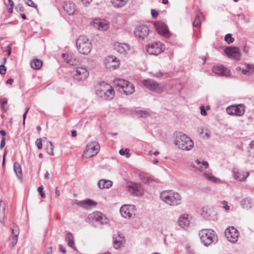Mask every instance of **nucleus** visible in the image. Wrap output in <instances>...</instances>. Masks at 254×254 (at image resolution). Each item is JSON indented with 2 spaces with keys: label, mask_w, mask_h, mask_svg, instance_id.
<instances>
[{
  "label": "nucleus",
  "mask_w": 254,
  "mask_h": 254,
  "mask_svg": "<svg viewBox=\"0 0 254 254\" xmlns=\"http://www.w3.org/2000/svg\"><path fill=\"white\" fill-rule=\"evenodd\" d=\"M59 250L60 252H62L64 254L66 253V250L65 249L63 248L61 246H60V247Z\"/></svg>",
  "instance_id": "338daca9"
},
{
  "label": "nucleus",
  "mask_w": 254,
  "mask_h": 254,
  "mask_svg": "<svg viewBox=\"0 0 254 254\" xmlns=\"http://www.w3.org/2000/svg\"><path fill=\"white\" fill-rule=\"evenodd\" d=\"M224 39L228 44H231L234 41V38L232 37L231 34H226Z\"/></svg>",
  "instance_id": "37998d69"
},
{
  "label": "nucleus",
  "mask_w": 254,
  "mask_h": 254,
  "mask_svg": "<svg viewBox=\"0 0 254 254\" xmlns=\"http://www.w3.org/2000/svg\"><path fill=\"white\" fill-rule=\"evenodd\" d=\"M136 114L138 117L143 118H147L150 116L151 114L146 110H138L136 111Z\"/></svg>",
  "instance_id": "ea45409f"
},
{
  "label": "nucleus",
  "mask_w": 254,
  "mask_h": 254,
  "mask_svg": "<svg viewBox=\"0 0 254 254\" xmlns=\"http://www.w3.org/2000/svg\"><path fill=\"white\" fill-rule=\"evenodd\" d=\"M89 72L88 69L82 66H77L72 72L73 79L79 83H83L89 76Z\"/></svg>",
  "instance_id": "423d86ee"
},
{
  "label": "nucleus",
  "mask_w": 254,
  "mask_h": 254,
  "mask_svg": "<svg viewBox=\"0 0 254 254\" xmlns=\"http://www.w3.org/2000/svg\"><path fill=\"white\" fill-rule=\"evenodd\" d=\"M213 71L215 74L220 76H229L231 75L230 70L223 65L214 66L213 68Z\"/></svg>",
  "instance_id": "a878e982"
},
{
  "label": "nucleus",
  "mask_w": 254,
  "mask_h": 254,
  "mask_svg": "<svg viewBox=\"0 0 254 254\" xmlns=\"http://www.w3.org/2000/svg\"><path fill=\"white\" fill-rule=\"evenodd\" d=\"M13 79L12 78H9L6 81V83L8 84H12L13 82Z\"/></svg>",
  "instance_id": "69168bd1"
},
{
  "label": "nucleus",
  "mask_w": 254,
  "mask_h": 254,
  "mask_svg": "<svg viewBox=\"0 0 254 254\" xmlns=\"http://www.w3.org/2000/svg\"><path fill=\"white\" fill-rule=\"evenodd\" d=\"M248 152L250 157L254 158V141H251L250 143Z\"/></svg>",
  "instance_id": "a19ab883"
},
{
  "label": "nucleus",
  "mask_w": 254,
  "mask_h": 254,
  "mask_svg": "<svg viewBox=\"0 0 254 254\" xmlns=\"http://www.w3.org/2000/svg\"><path fill=\"white\" fill-rule=\"evenodd\" d=\"M115 49L118 53L123 55H126L129 50L130 47L126 43H117L115 44Z\"/></svg>",
  "instance_id": "cd10ccee"
},
{
  "label": "nucleus",
  "mask_w": 254,
  "mask_h": 254,
  "mask_svg": "<svg viewBox=\"0 0 254 254\" xmlns=\"http://www.w3.org/2000/svg\"><path fill=\"white\" fill-rule=\"evenodd\" d=\"M105 64L107 69L114 70L119 67L120 61L113 56H108L105 59Z\"/></svg>",
  "instance_id": "4468645a"
},
{
  "label": "nucleus",
  "mask_w": 254,
  "mask_h": 254,
  "mask_svg": "<svg viewBox=\"0 0 254 254\" xmlns=\"http://www.w3.org/2000/svg\"><path fill=\"white\" fill-rule=\"evenodd\" d=\"M127 188L128 191L134 195L139 196L143 193V189L139 184L130 183L127 184Z\"/></svg>",
  "instance_id": "2eb2a0df"
},
{
  "label": "nucleus",
  "mask_w": 254,
  "mask_h": 254,
  "mask_svg": "<svg viewBox=\"0 0 254 254\" xmlns=\"http://www.w3.org/2000/svg\"><path fill=\"white\" fill-rule=\"evenodd\" d=\"M77 204L86 209H90L96 206L97 202L92 199H87L78 202Z\"/></svg>",
  "instance_id": "393cba45"
},
{
  "label": "nucleus",
  "mask_w": 254,
  "mask_h": 254,
  "mask_svg": "<svg viewBox=\"0 0 254 254\" xmlns=\"http://www.w3.org/2000/svg\"><path fill=\"white\" fill-rule=\"evenodd\" d=\"M237 69L241 70L245 75H251L254 72V65L253 64H247L245 65V68L238 67Z\"/></svg>",
  "instance_id": "7c9ffc66"
},
{
  "label": "nucleus",
  "mask_w": 254,
  "mask_h": 254,
  "mask_svg": "<svg viewBox=\"0 0 254 254\" xmlns=\"http://www.w3.org/2000/svg\"><path fill=\"white\" fill-rule=\"evenodd\" d=\"M204 177L208 181L213 182L216 183L219 179L214 176L211 172L206 171L203 173Z\"/></svg>",
  "instance_id": "4c0bfd02"
},
{
  "label": "nucleus",
  "mask_w": 254,
  "mask_h": 254,
  "mask_svg": "<svg viewBox=\"0 0 254 254\" xmlns=\"http://www.w3.org/2000/svg\"><path fill=\"white\" fill-rule=\"evenodd\" d=\"M163 75V73L160 71L159 72H156L155 74H154V76L157 77H160Z\"/></svg>",
  "instance_id": "e2e57ef3"
},
{
  "label": "nucleus",
  "mask_w": 254,
  "mask_h": 254,
  "mask_svg": "<svg viewBox=\"0 0 254 254\" xmlns=\"http://www.w3.org/2000/svg\"><path fill=\"white\" fill-rule=\"evenodd\" d=\"M113 240V246L116 249H118L123 247L125 242V237L122 234H119V233L114 235Z\"/></svg>",
  "instance_id": "4be33fe9"
},
{
  "label": "nucleus",
  "mask_w": 254,
  "mask_h": 254,
  "mask_svg": "<svg viewBox=\"0 0 254 254\" xmlns=\"http://www.w3.org/2000/svg\"><path fill=\"white\" fill-rule=\"evenodd\" d=\"M92 0H81L83 4L85 6H88Z\"/></svg>",
  "instance_id": "13d9d810"
},
{
  "label": "nucleus",
  "mask_w": 254,
  "mask_h": 254,
  "mask_svg": "<svg viewBox=\"0 0 254 254\" xmlns=\"http://www.w3.org/2000/svg\"><path fill=\"white\" fill-rule=\"evenodd\" d=\"M77 133L76 131L75 130H72L71 131V135L73 137H75L76 136Z\"/></svg>",
  "instance_id": "774afa93"
},
{
  "label": "nucleus",
  "mask_w": 254,
  "mask_h": 254,
  "mask_svg": "<svg viewBox=\"0 0 254 254\" xmlns=\"http://www.w3.org/2000/svg\"><path fill=\"white\" fill-rule=\"evenodd\" d=\"M36 144L37 146V148L39 149H42V142L41 138H38L36 141Z\"/></svg>",
  "instance_id": "09e8293b"
},
{
  "label": "nucleus",
  "mask_w": 254,
  "mask_h": 254,
  "mask_svg": "<svg viewBox=\"0 0 254 254\" xmlns=\"http://www.w3.org/2000/svg\"><path fill=\"white\" fill-rule=\"evenodd\" d=\"M65 241L67 245L71 247L74 251H76V248L74 247V237L71 233H67L65 236Z\"/></svg>",
  "instance_id": "72a5a7b5"
},
{
  "label": "nucleus",
  "mask_w": 254,
  "mask_h": 254,
  "mask_svg": "<svg viewBox=\"0 0 254 254\" xmlns=\"http://www.w3.org/2000/svg\"><path fill=\"white\" fill-rule=\"evenodd\" d=\"M216 212L213 207H204L202 209L201 215L207 220H214Z\"/></svg>",
  "instance_id": "a211bd4d"
},
{
  "label": "nucleus",
  "mask_w": 254,
  "mask_h": 254,
  "mask_svg": "<svg viewBox=\"0 0 254 254\" xmlns=\"http://www.w3.org/2000/svg\"><path fill=\"white\" fill-rule=\"evenodd\" d=\"M93 25L95 28L101 31L107 30L109 28L108 23L105 19H95Z\"/></svg>",
  "instance_id": "bb28decb"
},
{
  "label": "nucleus",
  "mask_w": 254,
  "mask_h": 254,
  "mask_svg": "<svg viewBox=\"0 0 254 254\" xmlns=\"http://www.w3.org/2000/svg\"><path fill=\"white\" fill-rule=\"evenodd\" d=\"M128 0H111V2L115 7L121 8L124 6Z\"/></svg>",
  "instance_id": "c9c22d12"
},
{
  "label": "nucleus",
  "mask_w": 254,
  "mask_h": 254,
  "mask_svg": "<svg viewBox=\"0 0 254 254\" xmlns=\"http://www.w3.org/2000/svg\"><path fill=\"white\" fill-rule=\"evenodd\" d=\"M43 64V62L39 59H33L30 62L31 67L34 69H39L41 68Z\"/></svg>",
  "instance_id": "f704fd0d"
},
{
  "label": "nucleus",
  "mask_w": 254,
  "mask_h": 254,
  "mask_svg": "<svg viewBox=\"0 0 254 254\" xmlns=\"http://www.w3.org/2000/svg\"><path fill=\"white\" fill-rule=\"evenodd\" d=\"M8 3L7 4V7L8 9V11L9 13H12L13 12V7L14 6V2L12 0H7Z\"/></svg>",
  "instance_id": "c03bdc74"
},
{
  "label": "nucleus",
  "mask_w": 254,
  "mask_h": 254,
  "mask_svg": "<svg viewBox=\"0 0 254 254\" xmlns=\"http://www.w3.org/2000/svg\"><path fill=\"white\" fill-rule=\"evenodd\" d=\"M43 189H44L43 187L41 186H40L39 187H38L37 190H38V192L40 193L41 196L42 198H44L46 197V194L43 191Z\"/></svg>",
  "instance_id": "de8ad7c7"
},
{
  "label": "nucleus",
  "mask_w": 254,
  "mask_h": 254,
  "mask_svg": "<svg viewBox=\"0 0 254 254\" xmlns=\"http://www.w3.org/2000/svg\"><path fill=\"white\" fill-rule=\"evenodd\" d=\"M245 110L244 104H234L227 107L226 112L230 115L241 117L244 114Z\"/></svg>",
  "instance_id": "6e6552de"
},
{
  "label": "nucleus",
  "mask_w": 254,
  "mask_h": 254,
  "mask_svg": "<svg viewBox=\"0 0 254 254\" xmlns=\"http://www.w3.org/2000/svg\"><path fill=\"white\" fill-rule=\"evenodd\" d=\"M5 137L3 136L1 140V142H0V149H2L5 145Z\"/></svg>",
  "instance_id": "bf43d9fd"
},
{
  "label": "nucleus",
  "mask_w": 254,
  "mask_h": 254,
  "mask_svg": "<svg viewBox=\"0 0 254 254\" xmlns=\"http://www.w3.org/2000/svg\"><path fill=\"white\" fill-rule=\"evenodd\" d=\"M225 234L229 241L233 243L237 242L239 233L234 227L231 226L227 228L225 231Z\"/></svg>",
  "instance_id": "ddd939ff"
},
{
  "label": "nucleus",
  "mask_w": 254,
  "mask_h": 254,
  "mask_svg": "<svg viewBox=\"0 0 254 254\" xmlns=\"http://www.w3.org/2000/svg\"><path fill=\"white\" fill-rule=\"evenodd\" d=\"M222 204L223 205V208H224L225 210H229L230 209V207L228 205V202L227 201H225V200H223L222 201Z\"/></svg>",
  "instance_id": "5fc2aeb1"
},
{
  "label": "nucleus",
  "mask_w": 254,
  "mask_h": 254,
  "mask_svg": "<svg viewBox=\"0 0 254 254\" xmlns=\"http://www.w3.org/2000/svg\"><path fill=\"white\" fill-rule=\"evenodd\" d=\"M253 204L252 200L249 198H244L242 201L243 207L246 209H250L252 207Z\"/></svg>",
  "instance_id": "e433bc0d"
},
{
  "label": "nucleus",
  "mask_w": 254,
  "mask_h": 254,
  "mask_svg": "<svg viewBox=\"0 0 254 254\" xmlns=\"http://www.w3.org/2000/svg\"><path fill=\"white\" fill-rule=\"evenodd\" d=\"M200 112L201 114L203 116H206L207 115V112L206 110L204 109V107L203 106H201L200 107Z\"/></svg>",
  "instance_id": "4d7b16f0"
},
{
  "label": "nucleus",
  "mask_w": 254,
  "mask_h": 254,
  "mask_svg": "<svg viewBox=\"0 0 254 254\" xmlns=\"http://www.w3.org/2000/svg\"><path fill=\"white\" fill-rule=\"evenodd\" d=\"M13 169L17 177L21 181H23V174L20 165L17 162H15L13 165Z\"/></svg>",
  "instance_id": "473e14b6"
},
{
  "label": "nucleus",
  "mask_w": 254,
  "mask_h": 254,
  "mask_svg": "<svg viewBox=\"0 0 254 254\" xmlns=\"http://www.w3.org/2000/svg\"><path fill=\"white\" fill-rule=\"evenodd\" d=\"M239 16L241 17V19L243 20L245 22L248 23L250 22V18L248 17H246L244 14H240Z\"/></svg>",
  "instance_id": "6e6d98bb"
},
{
  "label": "nucleus",
  "mask_w": 254,
  "mask_h": 254,
  "mask_svg": "<svg viewBox=\"0 0 254 254\" xmlns=\"http://www.w3.org/2000/svg\"><path fill=\"white\" fill-rule=\"evenodd\" d=\"M76 44L78 51L83 55L88 54L92 48L91 42L84 36H80L76 40Z\"/></svg>",
  "instance_id": "39448f33"
},
{
  "label": "nucleus",
  "mask_w": 254,
  "mask_h": 254,
  "mask_svg": "<svg viewBox=\"0 0 254 254\" xmlns=\"http://www.w3.org/2000/svg\"><path fill=\"white\" fill-rule=\"evenodd\" d=\"M100 146L98 142L92 141L89 142L84 151V155L86 158H90L98 154L100 150Z\"/></svg>",
  "instance_id": "0eeeda50"
},
{
  "label": "nucleus",
  "mask_w": 254,
  "mask_h": 254,
  "mask_svg": "<svg viewBox=\"0 0 254 254\" xmlns=\"http://www.w3.org/2000/svg\"><path fill=\"white\" fill-rule=\"evenodd\" d=\"M113 81L115 85L119 88L120 92H123L126 95L131 94L135 91L133 84L127 80L116 79Z\"/></svg>",
  "instance_id": "20e7f679"
},
{
  "label": "nucleus",
  "mask_w": 254,
  "mask_h": 254,
  "mask_svg": "<svg viewBox=\"0 0 254 254\" xmlns=\"http://www.w3.org/2000/svg\"><path fill=\"white\" fill-rule=\"evenodd\" d=\"M201 24V21L198 15H196L194 20L193 22V25L195 27H198Z\"/></svg>",
  "instance_id": "a18cd8bd"
},
{
  "label": "nucleus",
  "mask_w": 254,
  "mask_h": 254,
  "mask_svg": "<svg viewBox=\"0 0 254 254\" xmlns=\"http://www.w3.org/2000/svg\"><path fill=\"white\" fill-rule=\"evenodd\" d=\"M151 13L152 17L154 18L156 17L158 14V11L153 9H151Z\"/></svg>",
  "instance_id": "052dcab7"
},
{
  "label": "nucleus",
  "mask_w": 254,
  "mask_h": 254,
  "mask_svg": "<svg viewBox=\"0 0 254 254\" xmlns=\"http://www.w3.org/2000/svg\"><path fill=\"white\" fill-rule=\"evenodd\" d=\"M7 103V100L4 98L0 100V106L3 109L4 106Z\"/></svg>",
  "instance_id": "603ef678"
},
{
  "label": "nucleus",
  "mask_w": 254,
  "mask_h": 254,
  "mask_svg": "<svg viewBox=\"0 0 254 254\" xmlns=\"http://www.w3.org/2000/svg\"><path fill=\"white\" fill-rule=\"evenodd\" d=\"M142 82L144 86L153 92L160 93L164 90V87L162 85L157 83L154 80L145 79L143 80Z\"/></svg>",
  "instance_id": "1a4fd4ad"
},
{
  "label": "nucleus",
  "mask_w": 254,
  "mask_h": 254,
  "mask_svg": "<svg viewBox=\"0 0 254 254\" xmlns=\"http://www.w3.org/2000/svg\"><path fill=\"white\" fill-rule=\"evenodd\" d=\"M199 236L201 242L206 247L215 244L218 241L216 232L211 229L201 230L199 232Z\"/></svg>",
  "instance_id": "7ed1b4c3"
},
{
  "label": "nucleus",
  "mask_w": 254,
  "mask_h": 254,
  "mask_svg": "<svg viewBox=\"0 0 254 254\" xmlns=\"http://www.w3.org/2000/svg\"><path fill=\"white\" fill-rule=\"evenodd\" d=\"M135 206L133 205L124 204L120 208V213L124 218H130L134 215Z\"/></svg>",
  "instance_id": "dca6fc26"
},
{
  "label": "nucleus",
  "mask_w": 254,
  "mask_h": 254,
  "mask_svg": "<svg viewBox=\"0 0 254 254\" xmlns=\"http://www.w3.org/2000/svg\"><path fill=\"white\" fill-rule=\"evenodd\" d=\"M25 2L29 6L35 8L37 7V5H36L32 0H25Z\"/></svg>",
  "instance_id": "8fccbe9b"
},
{
  "label": "nucleus",
  "mask_w": 254,
  "mask_h": 254,
  "mask_svg": "<svg viewBox=\"0 0 254 254\" xmlns=\"http://www.w3.org/2000/svg\"><path fill=\"white\" fill-rule=\"evenodd\" d=\"M88 219L91 222H97L101 224H108L109 222L108 219L101 213L96 211L90 214Z\"/></svg>",
  "instance_id": "f8f14e48"
},
{
  "label": "nucleus",
  "mask_w": 254,
  "mask_h": 254,
  "mask_svg": "<svg viewBox=\"0 0 254 254\" xmlns=\"http://www.w3.org/2000/svg\"><path fill=\"white\" fill-rule=\"evenodd\" d=\"M201 164L204 166V169H207L209 166L208 163L206 161H202Z\"/></svg>",
  "instance_id": "680f3d73"
},
{
  "label": "nucleus",
  "mask_w": 254,
  "mask_h": 254,
  "mask_svg": "<svg viewBox=\"0 0 254 254\" xmlns=\"http://www.w3.org/2000/svg\"><path fill=\"white\" fill-rule=\"evenodd\" d=\"M155 26L158 33L164 37H168L170 36V33L167 25L162 22H157L155 23Z\"/></svg>",
  "instance_id": "412c9836"
},
{
  "label": "nucleus",
  "mask_w": 254,
  "mask_h": 254,
  "mask_svg": "<svg viewBox=\"0 0 254 254\" xmlns=\"http://www.w3.org/2000/svg\"><path fill=\"white\" fill-rule=\"evenodd\" d=\"M62 57L66 63L71 65H76L78 62L76 56L72 54L63 53Z\"/></svg>",
  "instance_id": "c85d7f7f"
},
{
  "label": "nucleus",
  "mask_w": 254,
  "mask_h": 254,
  "mask_svg": "<svg viewBox=\"0 0 254 254\" xmlns=\"http://www.w3.org/2000/svg\"><path fill=\"white\" fill-rule=\"evenodd\" d=\"M113 185V182L111 180L101 179L98 181V186L100 189H107Z\"/></svg>",
  "instance_id": "2f4dec72"
},
{
  "label": "nucleus",
  "mask_w": 254,
  "mask_h": 254,
  "mask_svg": "<svg viewBox=\"0 0 254 254\" xmlns=\"http://www.w3.org/2000/svg\"><path fill=\"white\" fill-rule=\"evenodd\" d=\"M163 46L160 42L152 43L147 46V51L150 55H158L163 52Z\"/></svg>",
  "instance_id": "9b49d317"
},
{
  "label": "nucleus",
  "mask_w": 254,
  "mask_h": 254,
  "mask_svg": "<svg viewBox=\"0 0 254 254\" xmlns=\"http://www.w3.org/2000/svg\"><path fill=\"white\" fill-rule=\"evenodd\" d=\"M191 217L188 214H183L178 219V223L183 228H187L190 224Z\"/></svg>",
  "instance_id": "5701e85b"
},
{
  "label": "nucleus",
  "mask_w": 254,
  "mask_h": 254,
  "mask_svg": "<svg viewBox=\"0 0 254 254\" xmlns=\"http://www.w3.org/2000/svg\"><path fill=\"white\" fill-rule=\"evenodd\" d=\"M114 90L109 84H106L104 88H101L96 91V94L106 100L112 99L114 96Z\"/></svg>",
  "instance_id": "9d476101"
},
{
  "label": "nucleus",
  "mask_w": 254,
  "mask_h": 254,
  "mask_svg": "<svg viewBox=\"0 0 254 254\" xmlns=\"http://www.w3.org/2000/svg\"><path fill=\"white\" fill-rule=\"evenodd\" d=\"M12 233L10 236L9 238V241H10V243L9 244V247L11 248L14 247L17 243L18 235H19V231L18 229L16 227L12 226L11 228Z\"/></svg>",
  "instance_id": "b1692460"
},
{
  "label": "nucleus",
  "mask_w": 254,
  "mask_h": 254,
  "mask_svg": "<svg viewBox=\"0 0 254 254\" xmlns=\"http://www.w3.org/2000/svg\"><path fill=\"white\" fill-rule=\"evenodd\" d=\"M53 148H54V146H53L52 143L51 142L49 141L48 144H47L46 149H47V153L52 156H53L54 155V153L53 152Z\"/></svg>",
  "instance_id": "79ce46f5"
},
{
  "label": "nucleus",
  "mask_w": 254,
  "mask_h": 254,
  "mask_svg": "<svg viewBox=\"0 0 254 254\" xmlns=\"http://www.w3.org/2000/svg\"><path fill=\"white\" fill-rule=\"evenodd\" d=\"M139 177L141 180V181L146 184L149 183L151 181V178L149 176V175L145 173H141Z\"/></svg>",
  "instance_id": "58836bf2"
},
{
  "label": "nucleus",
  "mask_w": 254,
  "mask_h": 254,
  "mask_svg": "<svg viewBox=\"0 0 254 254\" xmlns=\"http://www.w3.org/2000/svg\"><path fill=\"white\" fill-rule=\"evenodd\" d=\"M160 198L165 203L171 206H176L182 203V196L180 194L171 190L162 191L160 193Z\"/></svg>",
  "instance_id": "f257e3e1"
},
{
  "label": "nucleus",
  "mask_w": 254,
  "mask_h": 254,
  "mask_svg": "<svg viewBox=\"0 0 254 254\" xmlns=\"http://www.w3.org/2000/svg\"><path fill=\"white\" fill-rule=\"evenodd\" d=\"M29 110V107H27V108H25V112L23 114V117H23V125L25 124V120H26V116H27V114Z\"/></svg>",
  "instance_id": "3c124183"
},
{
  "label": "nucleus",
  "mask_w": 254,
  "mask_h": 254,
  "mask_svg": "<svg viewBox=\"0 0 254 254\" xmlns=\"http://www.w3.org/2000/svg\"><path fill=\"white\" fill-rule=\"evenodd\" d=\"M233 173L235 179L239 181H246L250 174L247 171H237L235 168L233 169Z\"/></svg>",
  "instance_id": "c756f323"
},
{
  "label": "nucleus",
  "mask_w": 254,
  "mask_h": 254,
  "mask_svg": "<svg viewBox=\"0 0 254 254\" xmlns=\"http://www.w3.org/2000/svg\"><path fill=\"white\" fill-rule=\"evenodd\" d=\"M149 32V27L146 25H141L137 26L134 30V34L139 38L144 39L146 37Z\"/></svg>",
  "instance_id": "f3484780"
},
{
  "label": "nucleus",
  "mask_w": 254,
  "mask_h": 254,
  "mask_svg": "<svg viewBox=\"0 0 254 254\" xmlns=\"http://www.w3.org/2000/svg\"><path fill=\"white\" fill-rule=\"evenodd\" d=\"M174 143L178 149L189 151L193 147L192 140L186 134L181 132H176L174 134Z\"/></svg>",
  "instance_id": "f03ea898"
},
{
  "label": "nucleus",
  "mask_w": 254,
  "mask_h": 254,
  "mask_svg": "<svg viewBox=\"0 0 254 254\" xmlns=\"http://www.w3.org/2000/svg\"><path fill=\"white\" fill-rule=\"evenodd\" d=\"M129 150L128 148H126L125 150L123 149H121L119 151L120 155H123V156L125 155H127V157L130 156V154H129Z\"/></svg>",
  "instance_id": "49530a36"
},
{
  "label": "nucleus",
  "mask_w": 254,
  "mask_h": 254,
  "mask_svg": "<svg viewBox=\"0 0 254 254\" xmlns=\"http://www.w3.org/2000/svg\"><path fill=\"white\" fill-rule=\"evenodd\" d=\"M46 253L47 254H52V247H49L46 250Z\"/></svg>",
  "instance_id": "0e129e2a"
},
{
  "label": "nucleus",
  "mask_w": 254,
  "mask_h": 254,
  "mask_svg": "<svg viewBox=\"0 0 254 254\" xmlns=\"http://www.w3.org/2000/svg\"><path fill=\"white\" fill-rule=\"evenodd\" d=\"M6 70V67L4 65H0V74H4L5 73Z\"/></svg>",
  "instance_id": "864d4df0"
},
{
  "label": "nucleus",
  "mask_w": 254,
  "mask_h": 254,
  "mask_svg": "<svg viewBox=\"0 0 254 254\" xmlns=\"http://www.w3.org/2000/svg\"><path fill=\"white\" fill-rule=\"evenodd\" d=\"M63 7L64 11L69 15L75 14V12L77 10L75 4L69 0L64 1Z\"/></svg>",
  "instance_id": "aec40b11"
},
{
  "label": "nucleus",
  "mask_w": 254,
  "mask_h": 254,
  "mask_svg": "<svg viewBox=\"0 0 254 254\" xmlns=\"http://www.w3.org/2000/svg\"><path fill=\"white\" fill-rule=\"evenodd\" d=\"M224 52L229 58L235 60H239L241 57V53L237 47H227Z\"/></svg>",
  "instance_id": "6ab92c4d"
}]
</instances>
